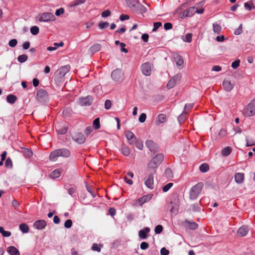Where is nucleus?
Instances as JSON below:
<instances>
[{
    "mask_svg": "<svg viewBox=\"0 0 255 255\" xmlns=\"http://www.w3.org/2000/svg\"><path fill=\"white\" fill-rule=\"evenodd\" d=\"M70 154V151L67 148L57 149L50 153L49 159L52 161H55L59 157L67 158L69 157Z\"/></svg>",
    "mask_w": 255,
    "mask_h": 255,
    "instance_id": "obj_1",
    "label": "nucleus"
},
{
    "mask_svg": "<svg viewBox=\"0 0 255 255\" xmlns=\"http://www.w3.org/2000/svg\"><path fill=\"white\" fill-rule=\"evenodd\" d=\"M164 159V155L162 154H158L154 156L148 164L149 170H153L155 172V169L161 164Z\"/></svg>",
    "mask_w": 255,
    "mask_h": 255,
    "instance_id": "obj_2",
    "label": "nucleus"
},
{
    "mask_svg": "<svg viewBox=\"0 0 255 255\" xmlns=\"http://www.w3.org/2000/svg\"><path fill=\"white\" fill-rule=\"evenodd\" d=\"M204 186L202 182H199L194 185L190 191V198L191 200H195L200 194Z\"/></svg>",
    "mask_w": 255,
    "mask_h": 255,
    "instance_id": "obj_3",
    "label": "nucleus"
},
{
    "mask_svg": "<svg viewBox=\"0 0 255 255\" xmlns=\"http://www.w3.org/2000/svg\"><path fill=\"white\" fill-rule=\"evenodd\" d=\"M246 116L251 117L255 115V99L252 100L244 110Z\"/></svg>",
    "mask_w": 255,
    "mask_h": 255,
    "instance_id": "obj_4",
    "label": "nucleus"
},
{
    "mask_svg": "<svg viewBox=\"0 0 255 255\" xmlns=\"http://www.w3.org/2000/svg\"><path fill=\"white\" fill-rule=\"evenodd\" d=\"M124 73L120 69H116L111 73L112 80L116 83H121L123 80Z\"/></svg>",
    "mask_w": 255,
    "mask_h": 255,
    "instance_id": "obj_5",
    "label": "nucleus"
},
{
    "mask_svg": "<svg viewBox=\"0 0 255 255\" xmlns=\"http://www.w3.org/2000/svg\"><path fill=\"white\" fill-rule=\"evenodd\" d=\"M38 19L40 21L47 22L55 20L54 15L50 12H45L39 15Z\"/></svg>",
    "mask_w": 255,
    "mask_h": 255,
    "instance_id": "obj_6",
    "label": "nucleus"
},
{
    "mask_svg": "<svg viewBox=\"0 0 255 255\" xmlns=\"http://www.w3.org/2000/svg\"><path fill=\"white\" fill-rule=\"evenodd\" d=\"M181 78L180 74H176L174 75L171 79L168 81L166 87L168 89H172L173 88L176 84L179 82Z\"/></svg>",
    "mask_w": 255,
    "mask_h": 255,
    "instance_id": "obj_7",
    "label": "nucleus"
},
{
    "mask_svg": "<svg viewBox=\"0 0 255 255\" xmlns=\"http://www.w3.org/2000/svg\"><path fill=\"white\" fill-rule=\"evenodd\" d=\"M36 98L38 101L40 102H44L47 98V93L44 89H39L37 91Z\"/></svg>",
    "mask_w": 255,
    "mask_h": 255,
    "instance_id": "obj_8",
    "label": "nucleus"
},
{
    "mask_svg": "<svg viewBox=\"0 0 255 255\" xmlns=\"http://www.w3.org/2000/svg\"><path fill=\"white\" fill-rule=\"evenodd\" d=\"M72 139L75 142L79 144L83 143L86 140V138L82 132H76L72 136Z\"/></svg>",
    "mask_w": 255,
    "mask_h": 255,
    "instance_id": "obj_9",
    "label": "nucleus"
},
{
    "mask_svg": "<svg viewBox=\"0 0 255 255\" xmlns=\"http://www.w3.org/2000/svg\"><path fill=\"white\" fill-rule=\"evenodd\" d=\"M93 101V98L90 96H88L85 98H81L79 99V104L82 106H90Z\"/></svg>",
    "mask_w": 255,
    "mask_h": 255,
    "instance_id": "obj_10",
    "label": "nucleus"
},
{
    "mask_svg": "<svg viewBox=\"0 0 255 255\" xmlns=\"http://www.w3.org/2000/svg\"><path fill=\"white\" fill-rule=\"evenodd\" d=\"M141 71L145 76H149L151 74V65L148 62L143 64L141 66Z\"/></svg>",
    "mask_w": 255,
    "mask_h": 255,
    "instance_id": "obj_11",
    "label": "nucleus"
},
{
    "mask_svg": "<svg viewBox=\"0 0 255 255\" xmlns=\"http://www.w3.org/2000/svg\"><path fill=\"white\" fill-rule=\"evenodd\" d=\"M126 136L128 140L129 144H134V141L136 140L137 138L134 136V134L130 131L128 130L125 132Z\"/></svg>",
    "mask_w": 255,
    "mask_h": 255,
    "instance_id": "obj_12",
    "label": "nucleus"
},
{
    "mask_svg": "<svg viewBox=\"0 0 255 255\" xmlns=\"http://www.w3.org/2000/svg\"><path fill=\"white\" fill-rule=\"evenodd\" d=\"M46 224V222L44 220H39L34 222L33 226L38 230H42L45 228Z\"/></svg>",
    "mask_w": 255,
    "mask_h": 255,
    "instance_id": "obj_13",
    "label": "nucleus"
},
{
    "mask_svg": "<svg viewBox=\"0 0 255 255\" xmlns=\"http://www.w3.org/2000/svg\"><path fill=\"white\" fill-rule=\"evenodd\" d=\"M145 185L147 187L150 189H152L154 187L153 176L152 174H150L148 176L147 178L145 179Z\"/></svg>",
    "mask_w": 255,
    "mask_h": 255,
    "instance_id": "obj_14",
    "label": "nucleus"
},
{
    "mask_svg": "<svg viewBox=\"0 0 255 255\" xmlns=\"http://www.w3.org/2000/svg\"><path fill=\"white\" fill-rule=\"evenodd\" d=\"M70 69V66L68 65L61 67L58 71V74L60 77H64Z\"/></svg>",
    "mask_w": 255,
    "mask_h": 255,
    "instance_id": "obj_15",
    "label": "nucleus"
},
{
    "mask_svg": "<svg viewBox=\"0 0 255 255\" xmlns=\"http://www.w3.org/2000/svg\"><path fill=\"white\" fill-rule=\"evenodd\" d=\"M146 147L151 151H156L158 147L157 144L151 140H147L145 142Z\"/></svg>",
    "mask_w": 255,
    "mask_h": 255,
    "instance_id": "obj_16",
    "label": "nucleus"
},
{
    "mask_svg": "<svg viewBox=\"0 0 255 255\" xmlns=\"http://www.w3.org/2000/svg\"><path fill=\"white\" fill-rule=\"evenodd\" d=\"M135 6V9H133V11L139 13H145L147 11V9L146 7L138 2H137Z\"/></svg>",
    "mask_w": 255,
    "mask_h": 255,
    "instance_id": "obj_17",
    "label": "nucleus"
},
{
    "mask_svg": "<svg viewBox=\"0 0 255 255\" xmlns=\"http://www.w3.org/2000/svg\"><path fill=\"white\" fill-rule=\"evenodd\" d=\"M223 86L225 91L230 92L233 89L234 85L230 81L225 80L223 82Z\"/></svg>",
    "mask_w": 255,
    "mask_h": 255,
    "instance_id": "obj_18",
    "label": "nucleus"
},
{
    "mask_svg": "<svg viewBox=\"0 0 255 255\" xmlns=\"http://www.w3.org/2000/svg\"><path fill=\"white\" fill-rule=\"evenodd\" d=\"M6 251L10 255H20L19 251L14 246L7 247Z\"/></svg>",
    "mask_w": 255,
    "mask_h": 255,
    "instance_id": "obj_19",
    "label": "nucleus"
},
{
    "mask_svg": "<svg viewBox=\"0 0 255 255\" xmlns=\"http://www.w3.org/2000/svg\"><path fill=\"white\" fill-rule=\"evenodd\" d=\"M150 232V229L148 227H145L143 230H141L138 232V235L140 238L145 239L146 238V234Z\"/></svg>",
    "mask_w": 255,
    "mask_h": 255,
    "instance_id": "obj_20",
    "label": "nucleus"
},
{
    "mask_svg": "<svg viewBox=\"0 0 255 255\" xmlns=\"http://www.w3.org/2000/svg\"><path fill=\"white\" fill-rule=\"evenodd\" d=\"M249 232L248 228L247 226H243L240 227L238 230V234L241 237L245 236Z\"/></svg>",
    "mask_w": 255,
    "mask_h": 255,
    "instance_id": "obj_21",
    "label": "nucleus"
},
{
    "mask_svg": "<svg viewBox=\"0 0 255 255\" xmlns=\"http://www.w3.org/2000/svg\"><path fill=\"white\" fill-rule=\"evenodd\" d=\"M244 180V174L243 173H237L235 175V180L238 183L241 184Z\"/></svg>",
    "mask_w": 255,
    "mask_h": 255,
    "instance_id": "obj_22",
    "label": "nucleus"
},
{
    "mask_svg": "<svg viewBox=\"0 0 255 255\" xmlns=\"http://www.w3.org/2000/svg\"><path fill=\"white\" fill-rule=\"evenodd\" d=\"M101 45L100 44L96 43L91 46L89 50L91 53L94 54V53L100 51L101 49Z\"/></svg>",
    "mask_w": 255,
    "mask_h": 255,
    "instance_id": "obj_23",
    "label": "nucleus"
},
{
    "mask_svg": "<svg viewBox=\"0 0 255 255\" xmlns=\"http://www.w3.org/2000/svg\"><path fill=\"white\" fill-rule=\"evenodd\" d=\"M150 197H149V195H145L138 198L136 201V203L139 205H142L143 204L148 201L150 200Z\"/></svg>",
    "mask_w": 255,
    "mask_h": 255,
    "instance_id": "obj_24",
    "label": "nucleus"
},
{
    "mask_svg": "<svg viewBox=\"0 0 255 255\" xmlns=\"http://www.w3.org/2000/svg\"><path fill=\"white\" fill-rule=\"evenodd\" d=\"M170 212L173 214H176L178 209L179 204L178 202H171Z\"/></svg>",
    "mask_w": 255,
    "mask_h": 255,
    "instance_id": "obj_25",
    "label": "nucleus"
},
{
    "mask_svg": "<svg viewBox=\"0 0 255 255\" xmlns=\"http://www.w3.org/2000/svg\"><path fill=\"white\" fill-rule=\"evenodd\" d=\"M122 153L125 156H128L130 153V149L125 144H123L121 148Z\"/></svg>",
    "mask_w": 255,
    "mask_h": 255,
    "instance_id": "obj_26",
    "label": "nucleus"
},
{
    "mask_svg": "<svg viewBox=\"0 0 255 255\" xmlns=\"http://www.w3.org/2000/svg\"><path fill=\"white\" fill-rule=\"evenodd\" d=\"M128 6L131 9V10L135 9V5L137 2L134 0H125Z\"/></svg>",
    "mask_w": 255,
    "mask_h": 255,
    "instance_id": "obj_27",
    "label": "nucleus"
},
{
    "mask_svg": "<svg viewBox=\"0 0 255 255\" xmlns=\"http://www.w3.org/2000/svg\"><path fill=\"white\" fill-rule=\"evenodd\" d=\"M232 150V149L231 147L227 146L222 149L221 154L224 156H227L231 153Z\"/></svg>",
    "mask_w": 255,
    "mask_h": 255,
    "instance_id": "obj_28",
    "label": "nucleus"
},
{
    "mask_svg": "<svg viewBox=\"0 0 255 255\" xmlns=\"http://www.w3.org/2000/svg\"><path fill=\"white\" fill-rule=\"evenodd\" d=\"M61 173V171L60 169H55L50 174V177L51 178H57L59 177Z\"/></svg>",
    "mask_w": 255,
    "mask_h": 255,
    "instance_id": "obj_29",
    "label": "nucleus"
},
{
    "mask_svg": "<svg viewBox=\"0 0 255 255\" xmlns=\"http://www.w3.org/2000/svg\"><path fill=\"white\" fill-rule=\"evenodd\" d=\"M246 140L247 146H252L255 145V140L250 136H247L246 137Z\"/></svg>",
    "mask_w": 255,
    "mask_h": 255,
    "instance_id": "obj_30",
    "label": "nucleus"
},
{
    "mask_svg": "<svg viewBox=\"0 0 255 255\" xmlns=\"http://www.w3.org/2000/svg\"><path fill=\"white\" fill-rule=\"evenodd\" d=\"M195 9L196 7L195 6L191 7L185 10V13L187 14L188 17H191L195 13Z\"/></svg>",
    "mask_w": 255,
    "mask_h": 255,
    "instance_id": "obj_31",
    "label": "nucleus"
},
{
    "mask_svg": "<svg viewBox=\"0 0 255 255\" xmlns=\"http://www.w3.org/2000/svg\"><path fill=\"white\" fill-rule=\"evenodd\" d=\"M17 98L13 95H8L6 97V101L10 104H13L16 101Z\"/></svg>",
    "mask_w": 255,
    "mask_h": 255,
    "instance_id": "obj_32",
    "label": "nucleus"
},
{
    "mask_svg": "<svg viewBox=\"0 0 255 255\" xmlns=\"http://www.w3.org/2000/svg\"><path fill=\"white\" fill-rule=\"evenodd\" d=\"M19 229L23 233H27L29 231L28 226L24 223L19 225Z\"/></svg>",
    "mask_w": 255,
    "mask_h": 255,
    "instance_id": "obj_33",
    "label": "nucleus"
},
{
    "mask_svg": "<svg viewBox=\"0 0 255 255\" xmlns=\"http://www.w3.org/2000/svg\"><path fill=\"white\" fill-rule=\"evenodd\" d=\"M134 144H135L136 147L139 150H142L143 148L142 141L137 138L134 141Z\"/></svg>",
    "mask_w": 255,
    "mask_h": 255,
    "instance_id": "obj_34",
    "label": "nucleus"
},
{
    "mask_svg": "<svg viewBox=\"0 0 255 255\" xmlns=\"http://www.w3.org/2000/svg\"><path fill=\"white\" fill-rule=\"evenodd\" d=\"M85 2V0H75L70 3L71 7H75L80 4H83Z\"/></svg>",
    "mask_w": 255,
    "mask_h": 255,
    "instance_id": "obj_35",
    "label": "nucleus"
},
{
    "mask_svg": "<svg viewBox=\"0 0 255 255\" xmlns=\"http://www.w3.org/2000/svg\"><path fill=\"white\" fill-rule=\"evenodd\" d=\"M23 153L24 156L26 158H29L32 155V151L28 148H24L23 150Z\"/></svg>",
    "mask_w": 255,
    "mask_h": 255,
    "instance_id": "obj_36",
    "label": "nucleus"
},
{
    "mask_svg": "<svg viewBox=\"0 0 255 255\" xmlns=\"http://www.w3.org/2000/svg\"><path fill=\"white\" fill-rule=\"evenodd\" d=\"M187 227L192 230H195L198 228V225L195 222H186Z\"/></svg>",
    "mask_w": 255,
    "mask_h": 255,
    "instance_id": "obj_37",
    "label": "nucleus"
},
{
    "mask_svg": "<svg viewBox=\"0 0 255 255\" xmlns=\"http://www.w3.org/2000/svg\"><path fill=\"white\" fill-rule=\"evenodd\" d=\"M28 57L25 54L19 55L17 58V60L19 62L22 63L27 61Z\"/></svg>",
    "mask_w": 255,
    "mask_h": 255,
    "instance_id": "obj_38",
    "label": "nucleus"
},
{
    "mask_svg": "<svg viewBox=\"0 0 255 255\" xmlns=\"http://www.w3.org/2000/svg\"><path fill=\"white\" fill-rule=\"evenodd\" d=\"M214 32L216 34H219L221 31V27L217 24H213Z\"/></svg>",
    "mask_w": 255,
    "mask_h": 255,
    "instance_id": "obj_39",
    "label": "nucleus"
},
{
    "mask_svg": "<svg viewBox=\"0 0 255 255\" xmlns=\"http://www.w3.org/2000/svg\"><path fill=\"white\" fill-rule=\"evenodd\" d=\"M166 121V117L164 114H159L157 118V122L163 123Z\"/></svg>",
    "mask_w": 255,
    "mask_h": 255,
    "instance_id": "obj_40",
    "label": "nucleus"
},
{
    "mask_svg": "<svg viewBox=\"0 0 255 255\" xmlns=\"http://www.w3.org/2000/svg\"><path fill=\"white\" fill-rule=\"evenodd\" d=\"M0 233L4 237H8L11 235V233L9 231H5L2 227H0Z\"/></svg>",
    "mask_w": 255,
    "mask_h": 255,
    "instance_id": "obj_41",
    "label": "nucleus"
},
{
    "mask_svg": "<svg viewBox=\"0 0 255 255\" xmlns=\"http://www.w3.org/2000/svg\"><path fill=\"white\" fill-rule=\"evenodd\" d=\"M192 36L191 33H187L182 38V39L185 42H190L192 41Z\"/></svg>",
    "mask_w": 255,
    "mask_h": 255,
    "instance_id": "obj_42",
    "label": "nucleus"
},
{
    "mask_svg": "<svg viewBox=\"0 0 255 255\" xmlns=\"http://www.w3.org/2000/svg\"><path fill=\"white\" fill-rule=\"evenodd\" d=\"M39 28L37 26H33L30 28V32L33 35H37L39 33Z\"/></svg>",
    "mask_w": 255,
    "mask_h": 255,
    "instance_id": "obj_43",
    "label": "nucleus"
},
{
    "mask_svg": "<svg viewBox=\"0 0 255 255\" xmlns=\"http://www.w3.org/2000/svg\"><path fill=\"white\" fill-rule=\"evenodd\" d=\"M200 170L202 172H206L209 170V166L207 164H202L200 166Z\"/></svg>",
    "mask_w": 255,
    "mask_h": 255,
    "instance_id": "obj_44",
    "label": "nucleus"
},
{
    "mask_svg": "<svg viewBox=\"0 0 255 255\" xmlns=\"http://www.w3.org/2000/svg\"><path fill=\"white\" fill-rule=\"evenodd\" d=\"M93 126L96 129H98L100 128V119L99 118L94 120L93 121Z\"/></svg>",
    "mask_w": 255,
    "mask_h": 255,
    "instance_id": "obj_45",
    "label": "nucleus"
},
{
    "mask_svg": "<svg viewBox=\"0 0 255 255\" xmlns=\"http://www.w3.org/2000/svg\"><path fill=\"white\" fill-rule=\"evenodd\" d=\"M103 246L101 245H98L97 244H94L92 246V249L93 251H97L98 252H101V247Z\"/></svg>",
    "mask_w": 255,
    "mask_h": 255,
    "instance_id": "obj_46",
    "label": "nucleus"
},
{
    "mask_svg": "<svg viewBox=\"0 0 255 255\" xmlns=\"http://www.w3.org/2000/svg\"><path fill=\"white\" fill-rule=\"evenodd\" d=\"M109 25L108 22H101L99 23V27L101 29H104L107 28Z\"/></svg>",
    "mask_w": 255,
    "mask_h": 255,
    "instance_id": "obj_47",
    "label": "nucleus"
},
{
    "mask_svg": "<svg viewBox=\"0 0 255 255\" xmlns=\"http://www.w3.org/2000/svg\"><path fill=\"white\" fill-rule=\"evenodd\" d=\"M191 210L195 212H199L200 211V207L198 204H194L191 207Z\"/></svg>",
    "mask_w": 255,
    "mask_h": 255,
    "instance_id": "obj_48",
    "label": "nucleus"
},
{
    "mask_svg": "<svg viewBox=\"0 0 255 255\" xmlns=\"http://www.w3.org/2000/svg\"><path fill=\"white\" fill-rule=\"evenodd\" d=\"M57 132L61 134H65L67 131V127H63L60 128L56 129Z\"/></svg>",
    "mask_w": 255,
    "mask_h": 255,
    "instance_id": "obj_49",
    "label": "nucleus"
},
{
    "mask_svg": "<svg viewBox=\"0 0 255 255\" xmlns=\"http://www.w3.org/2000/svg\"><path fill=\"white\" fill-rule=\"evenodd\" d=\"M17 44V41L16 39H12L9 41L8 45L10 47H14Z\"/></svg>",
    "mask_w": 255,
    "mask_h": 255,
    "instance_id": "obj_50",
    "label": "nucleus"
},
{
    "mask_svg": "<svg viewBox=\"0 0 255 255\" xmlns=\"http://www.w3.org/2000/svg\"><path fill=\"white\" fill-rule=\"evenodd\" d=\"M73 223L71 220H67L64 223V227L67 229L70 228L72 226Z\"/></svg>",
    "mask_w": 255,
    "mask_h": 255,
    "instance_id": "obj_51",
    "label": "nucleus"
},
{
    "mask_svg": "<svg viewBox=\"0 0 255 255\" xmlns=\"http://www.w3.org/2000/svg\"><path fill=\"white\" fill-rule=\"evenodd\" d=\"M172 186H173L172 183H169L167 184L166 185H165V186H163V187L162 188L163 191L164 192L168 191Z\"/></svg>",
    "mask_w": 255,
    "mask_h": 255,
    "instance_id": "obj_52",
    "label": "nucleus"
},
{
    "mask_svg": "<svg viewBox=\"0 0 255 255\" xmlns=\"http://www.w3.org/2000/svg\"><path fill=\"white\" fill-rule=\"evenodd\" d=\"M162 230H163V227L161 225H160L156 226L154 229L155 233L157 234L161 233Z\"/></svg>",
    "mask_w": 255,
    "mask_h": 255,
    "instance_id": "obj_53",
    "label": "nucleus"
},
{
    "mask_svg": "<svg viewBox=\"0 0 255 255\" xmlns=\"http://www.w3.org/2000/svg\"><path fill=\"white\" fill-rule=\"evenodd\" d=\"M187 114L185 111H184L181 115H180L178 118V121L181 123L184 121L185 119V115Z\"/></svg>",
    "mask_w": 255,
    "mask_h": 255,
    "instance_id": "obj_54",
    "label": "nucleus"
},
{
    "mask_svg": "<svg viewBox=\"0 0 255 255\" xmlns=\"http://www.w3.org/2000/svg\"><path fill=\"white\" fill-rule=\"evenodd\" d=\"M240 63V60L239 59L236 60L232 63L231 66L233 69H235L239 66Z\"/></svg>",
    "mask_w": 255,
    "mask_h": 255,
    "instance_id": "obj_55",
    "label": "nucleus"
},
{
    "mask_svg": "<svg viewBox=\"0 0 255 255\" xmlns=\"http://www.w3.org/2000/svg\"><path fill=\"white\" fill-rule=\"evenodd\" d=\"M146 118V114L145 113H142L140 115V116L138 118V121L140 123H143L145 122Z\"/></svg>",
    "mask_w": 255,
    "mask_h": 255,
    "instance_id": "obj_56",
    "label": "nucleus"
},
{
    "mask_svg": "<svg viewBox=\"0 0 255 255\" xmlns=\"http://www.w3.org/2000/svg\"><path fill=\"white\" fill-rule=\"evenodd\" d=\"M165 174L168 178L172 177V171L170 168H167L165 170Z\"/></svg>",
    "mask_w": 255,
    "mask_h": 255,
    "instance_id": "obj_57",
    "label": "nucleus"
},
{
    "mask_svg": "<svg viewBox=\"0 0 255 255\" xmlns=\"http://www.w3.org/2000/svg\"><path fill=\"white\" fill-rule=\"evenodd\" d=\"M93 130V128L91 126L88 127L85 130L84 133L87 135L91 133Z\"/></svg>",
    "mask_w": 255,
    "mask_h": 255,
    "instance_id": "obj_58",
    "label": "nucleus"
},
{
    "mask_svg": "<svg viewBox=\"0 0 255 255\" xmlns=\"http://www.w3.org/2000/svg\"><path fill=\"white\" fill-rule=\"evenodd\" d=\"M243 32L242 24H241L239 27L234 31V34L236 35H239Z\"/></svg>",
    "mask_w": 255,
    "mask_h": 255,
    "instance_id": "obj_59",
    "label": "nucleus"
},
{
    "mask_svg": "<svg viewBox=\"0 0 255 255\" xmlns=\"http://www.w3.org/2000/svg\"><path fill=\"white\" fill-rule=\"evenodd\" d=\"M162 25V24L160 22H155L153 24V28L152 31H156L159 27Z\"/></svg>",
    "mask_w": 255,
    "mask_h": 255,
    "instance_id": "obj_60",
    "label": "nucleus"
},
{
    "mask_svg": "<svg viewBox=\"0 0 255 255\" xmlns=\"http://www.w3.org/2000/svg\"><path fill=\"white\" fill-rule=\"evenodd\" d=\"M111 102L109 100H107L105 103V108L107 110H109L111 107Z\"/></svg>",
    "mask_w": 255,
    "mask_h": 255,
    "instance_id": "obj_61",
    "label": "nucleus"
},
{
    "mask_svg": "<svg viewBox=\"0 0 255 255\" xmlns=\"http://www.w3.org/2000/svg\"><path fill=\"white\" fill-rule=\"evenodd\" d=\"M149 247L148 244L146 242H143L140 244V248L142 250H146Z\"/></svg>",
    "mask_w": 255,
    "mask_h": 255,
    "instance_id": "obj_62",
    "label": "nucleus"
},
{
    "mask_svg": "<svg viewBox=\"0 0 255 255\" xmlns=\"http://www.w3.org/2000/svg\"><path fill=\"white\" fill-rule=\"evenodd\" d=\"M64 12V9L63 8H60L57 9L55 11V15L56 16H60L61 14H63Z\"/></svg>",
    "mask_w": 255,
    "mask_h": 255,
    "instance_id": "obj_63",
    "label": "nucleus"
},
{
    "mask_svg": "<svg viewBox=\"0 0 255 255\" xmlns=\"http://www.w3.org/2000/svg\"><path fill=\"white\" fill-rule=\"evenodd\" d=\"M169 254V252L168 250H166L165 248H161L160 250L161 255H168Z\"/></svg>",
    "mask_w": 255,
    "mask_h": 255,
    "instance_id": "obj_64",
    "label": "nucleus"
}]
</instances>
